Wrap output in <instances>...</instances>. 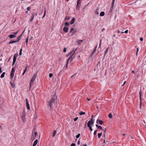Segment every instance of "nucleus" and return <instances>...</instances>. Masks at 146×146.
<instances>
[{
    "instance_id": "nucleus-1",
    "label": "nucleus",
    "mask_w": 146,
    "mask_h": 146,
    "mask_svg": "<svg viewBox=\"0 0 146 146\" xmlns=\"http://www.w3.org/2000/svg\"><path fill=\"white\" fill-rule=\"evenodd\" d=\"M57 96L55 94L51 98L50 100L48 102V105L51 108L53 107V104L56 103L57 101Z\"/></svg>"
},
{
    "instance_id": "nucleus-2",
    "label": "nucleus",
    "mask_w": 146,
    "mask_h": 146,
    "mask_svg": "<svg viewBox=\"0 0 146 146\" xmlns=\"http://www.w3.org/2000/svg\"><path fill=\"white\" fill-rule=\"evenodd\" d=\"M38 72H36V74H34L33 75L32 78L31 79V80L30 81L31 83H33L34 82L35 80V79L36 78V76L37 75Z\"/></svg>"
},
{
    "instance_id": "nucleus-3",
    "label": "nucleus",
    "mask_w": 146,
    "mask_h": 146,
    "mask_svg": "<svg viewBox=\"0 0 146 146\" xmlns=\"http://www.w3.org/2000/svg\"><path fill=\"white\" fill-rule=\"evenodd\" d=\"M81 3L80 0H77L76 5V9L78 10H79L80 8Z\"/></svg>"
},
{
    "instance_id": "nucleus-4",
    "label": "nucleus",
    "mask_w": 146,
    "mask_h": 146,
    "mask_svg": "<svg viewBox=\"0 0 146 146\" xmlns=\"http://www.w3.org/2000/svg\"><path fill=\"white\" fill-rule=\"evenodd\" d=\"M21 118L23 121L25 120V112L24 109L23 110L22 113V115L21 116Z\"/></svg>"
},
{
    "instance_id": "nucleus-5",
    "label": "nucleus",
    "mask_w": 146,
    "mask_h": 146,
    "mask_svg": "<svg viewBox=\"0 0 146 146\" xmlns=\"http://www.w3.org/2000/svg\"><path fill=\"white\" fill-rule=\"evenodd\" d=\"M69 28L68 27L64 26L63 29V31L65 33H67L68 32Z\"/></svg>"
},
{
    "instance_id": "nucleus-6",
    "label": "nucleus",
    "mask_w": 146,
    "mask_h": 146,
    "mask_svg": "<svg viewBox=\"0 0 146 146\" xmlns=\"http://www.w3.org/2000/svg\"><path fill=\"white\" fill-rule=\"evenodd\" d=\"M94 119H93L92 118H91L88 122L87 126L90 125L91 126V123H92V121H93L94 120Z\"/></svg>"
},
{
    "instance_id": "nucleus-7",
    "label": "nucleus",
    "mask_w": 146,
    "mask_h": 146,
    "mask_svg": "<svg viewBox=\"0 0 146 146\" xmlns=\"http://www.w3.org/2000/svg\"><path fill=\"white\" fill-rule=\"evenodd\" d=\"M35 15V12H33L32 13V14L31 17V19L29 20V21L30 22L32 21L33 20Z\"/></svg>"
},
{
    "instance_id": "nucleus-8",
    "label": "nucleus",
    "mask_w": 146,
    "mask_h": 146,
    "mask_svg": "<svg viewBox=\"0 0 146 146\" xmlns=\"http://www.w3.org/2000/svg\"><path fill=\"white\" fill-rule=\"evenodd\" d=\"M75 21V19L74 17H73L70 21V24L71 25L73 24Z\"/></svg>"
},
{
    "instance_id": "nucleus-9",
    "label": "nucleus",
    "mask_w": 146,
    "mask_h": 146,
    "mask_svg": "<svg viewBox=\"0 0 146 146\" xmlns=\"http://www.w3.org/2000/svg\"><path fill=\"white\" fill-rule=\"evenodd\" d=\"M16 35H14V34H11L9 35L8 37L11 38H12L15 37H16Z\"/></svg>"
},
{
    "instance_id": "nucleus-10",
    "label": "nucleus",
    "mask_w": 146,
    "mask_h": 146,
    "mask_svg": "<svg viewBox=\"0 0 146 146\" xmlns=\"http://www.w3.org/2000/svg\"><path fill=\"white\" fill-rule=\"evenodd\" d=\"M18 56V53H17L14 54L13 59L16 60Z\"/></svg>"
},
{
    "instance_id": "nucleus-11",
    "label": "nucleus",
    "mask_w": 146,
    "mask_h": 146,
    "mask_svg": "<svg viewBox=\"0 0 146 146\" xmlns=\"http://www.w3.org/2000/svg\"><path fill=\"white\" fill-rule=\"evenodd\" d=\"M83 42V40H78L76 42L77 43L78 45H80L81 44V42Z\"/></svg>"
},
{
    "instance_id": "nucleus-12",
    "label": "nucleus",
    "mask_w": 146,
    "mask_h": 146,
    "mask_svg": "<svg viewBox=\"0 0 146 146\" xmlns=\"http://www.w3.org/2000/svg\"><path fill=\"white\" fill-rule=\"evenodd\" d=\"M38 142V140L37 139L35 140L33 143V146H35L37 144Z\"/></svg>"
},
{
    "instance_id": "nucleus-13",
    "label": "nucleus",
    "mask_w": 146,
    "mask_h": 146,
    "mask_svg": "<svg viewBox=\"0 0 146 146\" xmlns=\"http://www.w3.org/2000/svg\"><path fill=\"white\" fill-rule=\"evenodd\" d=\"M139 99L140 101H141V89H140V91L139 92Z\"/></svg>"
},
{
    "instance_id": "nucleus-14",
    "label": "nucleus",
    "mask_w": 146,
    "mask_h": 146,
    "mask_svg": "<svg viewBox=\"0 0 146 146\" xmlns=\"http://www.w3.org/2000/svg\"><path fill=\"white\" fill-rule=\"evenodd\" d=\"M26 106L27 107V109L28 110H30V107L29 102L26 103Z\"/></svg>"
},
{
    "instance_id": "nucleus-15",
    "label": "nucleus",
    "mask_w": 146,
    "mask_h": 146,
    "mask_svg": "<svg viewBox=\"0 0 146 146\" xmlns=\"http://www.w3.org/2000/svg\"><path fill=\"white\" fill-rule=\"evenodd\" d=\"M29 34H28V36L27 37V38H26V41L25 42L26 43V45L27 46L28 43V39H29Z\"/></svg>"
},
{
    "instance_id": "nucleus-16",
    "label": "nucleus",
    "mask_w": 146,
    "mask_h": 146,
    "mask_svg": "<svg viewBox=\"0 0 146 146\" xmlns=\"http://www.w3.org/2000/svg\"><path fill=\"white\" fill-rule=\"evenodd\" d=\"M10 83L12 88H14L15 87V84H13L11 82H10Z\"/></svg>"
},
{
    "instance_id": "nucleus-17",
    "label": "nucleus",
    "mask_w": 146,
    "mask_h": 146,
    "mask_svg": "<svg viewBox=\"0 0 146 146\" xmlns=\"http://www.w3.org/2000/svg\"><path fill=\"white\" fill-rule=\"evenodd\" d=\"M14 73L11 72L10 73V78L11 79H12L14 76Z\"/></svg>"
},
{
    "instance_id": "nucleus-18",
    "label": "nucleus",
    "mask_w": 146,
    "mask_h": 146,
    "mask_svg": "<svg viewBox=\"0 0 146 146\" xmlns=\"http://www.w3.org/2000/svg\"><path fill=\"white\" fill-rule=\"evenodd\" d=\"M105 15V13L104 11L101 12L100 14V16L101 17H102L104 15Z\"/></svg>"
},
{
    "instance_id": "nucleus-19",
    "label": "nucleus",
    "mask_w": 146,
    "mask_h": 146,
    "mask_svg": "<svg viewBox=\"0 0 146 146\" xmlns=\"http://www.w3.org/2000/svg\"><path fill=\"white\" fill-rule=\"evenodd\" d=\"M104 122L103 121L101 120H99L98 123L100 125H102L103 123Z\"/></svg>"
},
{
    "instance_id": "nucleus-20",
    "label": "nucleus",
    "mask_w": 146,
    "mask_h": 146,
    "mask_svg": "<svg viewBox=\"0 0 146 146\" xmlns=\"http://www.w3.org/2000/svg\"><path fill=\"white\" fill-rule=\"evenodd\" d=\"M5 72H3L2 74H1V75L0 76L1 78H3L4 77L5 75Z\"/></svg>"
},
{
    "instance_id": "nucleus-21",
    "label": "nucleus",
    "mask_w": 146,
    "mask_h": 146,
    "mask_svg": "<svg viewBox=\"0 0 146 146\" xmlns=\"http://www.w3.org/2000/svg\"><path fill=\"white\" fill-rule=\"evenodd\" d=\"M27 66H26L25 67V69L24 70V72H23V73L22 74V75L23 76L24 75V74L25 73L26 71L27 70Z\"/></svg>"
},
{
    "instance_id": "nucleus-22",
    "label": "nucleus",
    "mask_w": 146,
    "mask_h": 146,
    "mask_svg": "<svg viewBox=\"0 0 146 146\" xmlns=\"http://www.w3.org/2000/svg\"><path fill=\"white\" fill-rule=\"evenodd\" d=\"M56 132H57L56 130H54V131L53 133L52 136L53 137H54L55 136V135L56 134Z\"/></svg>"
},
{
    "instance_id": "nucleus-23",
    "label": "nucleus",
    "mask_w": 146,
    "mask_h": 146,
    "mask_svg": "<svg viewBox=\"0 0 146 146\" xmlns=\"http://www.w3.org/2000/svg\"><path fill=\"white\" fill-rule=\"evenodd\" d=\"M15 40H11L9 42V44H11L14 43H16Z\"/></svg>"
},
{
    "instance_id": "nucleus-24",
    "label": "nucleus",
    "mask_w": 146,
    "mask_h": 146,
    "mask_svg": "<svg viewBox=\"0 0 146 146\" xmlns=\"http://www.w3.org/2000/svg\"><path fill=\"white\" fill-rule=\"evenodd\" d=\"M70 54V55L69 58L70 59H71L73 57V56L74 54V53L73 52H72V54Z\"/></svg>"
},
{
    "instance_id": "nucleus-25",
    "label": "nucleus",
    "mask_w": 146,
    "mask_h": 146,
    "mask_svg": "<svg viewBox=\"0 0 146 146\" xmlns=\"http://www.w3.org/2000/svg\"><path fill=\"white\" fill-rule=\"evenodd\" d=\"M114 5V3H113V1H112V3H111V7L110 8V11H111L113 9V6Z\"/></svg>"
},
{
    "instance_id": "nucleus-26",
    "label": "nucleus",
    "mask_w": 146,
    "mask_h": 146,
    "mask_svg": "<svg viewBox=\"0 0 146 146\" xmlns=\"http://www.w3.org/2000/svg\"><path fill=\"white\" fill-rule=\"evenodd\" d=\"M108 116L111 119L112 117V116L111 113H110V114L108 115Z\"/></svg>"
},
{
    "instance_id": "nucleus-27",
    "label": "nucleus",
    "mask_w": 146,
    "mask_h": 146,
    "mask_svg": "<svg viewBox=\"0 0 146 146\" xmlns=\"http://www.w3.org/2000/svg\"><path fill=\"white\" fill-rule=\"evenodd\" d=\"M70 17H67V16H66L65 19H64V21H66V20H68L70 19Z\"/></svg>"
},
{
    "instance_id": "nucleus-28",
    "label": "nucleus",
    "mask_w": 146,
    "mask_h": 146,
    "mask_svg": "<svg viewBox=\"0 0 146 146\" xmlns=\"http://www.w3.org/2000/svg\"><path fill=\"white\" fill-rule=\"evenodd\" d=\"M95 13L96 14L98 15L99 14L98 13V9H97L95 11Z\"/></svg>"
},
{
    "instance_id": "nucleus-29",
    "label": "nucleus",
    "mask_w": 146,
    "mask_h": 146,
    "mask_svg": "<svg viewBox=\"0 0 146 146\" xmlns=\"http://www.w3.org/2000/svg\"><path fill=\"white\" fill-rule=\"evenodd\" d=\"M102 132L99 133L98 134V136L99 138H100L102 135Z\"/></svg>"
},
{
    "instance_id": "nucleus-30",
    "label": "nucleus",
    "mask_w": 146,
    "mask_h": 146,
    "mask_svg": "<svg viewBox=\"0 0 146 146\" xmlns=\"http://www.w3.org/2000/svg\"><path fill=\"white\" fill-rule=\"evenodd\" d=\"M21 38H20V37H19L17 38V39L16 40H15L16 42H19V41L20 40V39H21Z\"/></svg>"
},
{
    "instance_id": "nucleus-31",
    "label": "nucleus",
    "mask_w": 146,
    "mask_h": 146,
    "mask_svg": "<svg viewBox=\"0 0 146 146\" xmlns=\"http://www.w3.org/2000/svg\"><path fill=\"white\" fill-rule=\"evenodd\" d=\"M84 122V121L82 120L81 122H80L79 124V126L80 127L82 125V123H83Z\"/></svg>"
},
{
    "instance_id": "nucleus-32",
    "label": "nucleus",
    "mask_w": 146,
    "mask_h": 146,
    "mask_svg": "<svg viewBox=\"0 0 146 146\" xmlns=\"http://www.w3.org/2000/svg\"><path fill=\"white\" fill-rule=\"evenodd\" d=\"M15 69L14 68V67H13L11 69V72L15 73Z\"/></svg>"
},
{
    "instance_id": "nucleus-33",
    "label": "nucleus",
    "mask_w": 146,
    "mask_h": 146,
    "mask_svg": "<svg viewBox=\"0 0 146 146\" xmlns=\"http://www.w3.org/2000/svg\"><path fill=\"white\" fill-rule=\"evenodd\" d=\"M85 113L84 112H83L82 111H81L80 113H79V114L80 115H84L85 114Z\"/></svg>"
},
{
    "instance_id": "nucleus-34",
    "label": "nucleus",
    "mask_w": 146,
    "mask_h": 146,
    "mask_svg": "<svg viewBox=\"0 0 146 146\" xmlns=\"http://www.w3.org/2000/svg\"><path fill=\"white\" fill-rule=\"evenodd\" d=\"M69 25V23L68 22H66L64 23L65 26H68Z\"/></svg>"
},
{
    "instance_id": "nucleus-35",
    "label": "nucleus",
    "mask_w": 146,
    "mask_h": 146,
    "mask_svg": "<svg viewBox=\"0 0 146 146\" xmlns=\"http://www.w3.org/2000/svg\"><path fill=\"white\" fill-rule=\"evenodd\" d=\"M108 48H106V50H105V52L104 56H105V55L106 54L107 52H108Z\"/></svg>"
},
{
    "instance_id": "nucleus-36",
    "label": "nucleus",
    "mask_w": 146,
    "mask_h": 146,
    "mask_svg": "<svg viewBox=\"0 0 146 146\" xmlns=\"http://www.w3.org/2000/svg\"><path fill=\"white\" fill-rule=\"evenodd\" d=\"M46 13V10L45 9H44V14L43 16L42 17V19H43L45 16Z\"/></svg>"
},
{
    "instance_id": "nucleus-37",
    "label": "nucleus",
    "mask_w": 146,
    "mask_h": 146,
    "mask_svg": "<svg viewBox=\"0 0 146 146\" xmlns=\"http://www.w3.org/2000/svg\"><path fill=\"white\" fill-rule=\"evenodd\" d=\"M106 133V129H105L104 130V133L103 135V137L105 138V136H106V134L105 133Z\"/></svg>"
},
{
    "instance_id": "nucleus-38",
    "label": "nucleus",
    "mask_w": 146,
    "mask_h": 146,
    "mask_svg": "<svg viewBox=\"0 0 146 146\" xmlns=\"http://www.w3.org/2000/svg\"><path fill=\"white\" fill-rule=\"evenodd\" d=\"M74 30V29L73 27H72L71 28L70 31V32L72 33L73 32V31Z\"/></svg>"
},
{
    "instance_id": "nucleus-39",
    "label": "nucleus",
    "mask_w": 146,
    "mask_h": 146,
    "mask_svg": "<svg viewBox=\"0 0 146 146\" xmlns=\"http://www.w3.org/2000/svg\"><path fill=\"white\" fill-rule=\"evenodd\" d=\"M87 126L89 128L90 130L91 131H92V127L91 126L89 125L88 126Z\"/></svg>"
},
{
    "instance_id": "nucleus-40",
    "label": "nucleus",
    "mask_w": 146,
    "mask_h": 146,
    "mask_svg": "<svg viewBox=\"0 0 146 146\" xmlns=\"http://www.w3.org/2000/svg\"><path fill=\"white\" fill-rule=\"evenodd\" d=\"M142 123L143 125L146 126V121L145 120H144L143 121V122H142Z\"/></svg>"
},
{
    "instance_id": "nucleus-41",
    "label": "nucleus",
    "mask_w": 146,
    "mask_h": 146,
    "mask_svg": "<svg viewBox=\"0 0 146 146\" xmlns=\"http://www.w3.org/2000/svg\"><path fill=\"white\" fill-rule=\"evenodd\" d=\"M35 137L33 139H35L36 137V135H37V133L36 132H35Z\"/></svg>"
},
{
    "instance_id": "nucleus-42",
    "label": "nucleus",
    "mask_w": 146,
    "mask_h": 146,
    "mask_svg": "<svg viewBox=\"0 0 146 146\" xmlns=\"http://www.w3.org/2000/svg\"><path fill=\"white\" fill-rule=\"evenodd\" d=\"M80 133H78V135H77L76 136V138H79L80 137Z\"/></svg>"
},
{
    "instance_id": "nucleus-43",
    "label": "nucleus",
    "mask_w": 146,
    "mask_h": 146,
    "mask_svg": "<svg viewBox=\"0 0 146 146\" xmlns=\"http://www.w3.org/2000/svg\"><path fill=\"white\" fill-rule=\"evenodd\" d=\"M76 74V73L74 74L73 75L71 76V78H75Z\"/></svg>"
},
{
    "instance_id": "nucleus-44",
    "label": "nucleus",
    "mask_w": 146,
    "mask_h": 146,
    "mask_svg": "<svg viewBox=\"0 0 146 146\" xmlns=\"http://www.w3.org/2000/svg\"><path fill=\"white\" fill-rule=\"evenodd\" d=\"M16 61V60H15L14 59L13 60V63H12V66H13L14 65Z\"/></svg>"
},
{
    "instance_id": "nucleus-45",
    "label": "nucleus",
    "mask_w": 146,
    "mask_h": 146,
    "mask_svg": "<svg viewBox=\"0 0 146 146\" xmlns=\"http://www.w3.org/2000/svg\"><path fill=\"white\" fill-rule=\"evenodd\" d=\"M77 32V30L76 29H74V30L72 32L73 33L75 34Z\"/></svg>"
},
{
    "instance_id": "nucleus-46",
    "label": "nucleus",
    "mask_w": 146,
    "mask_h": 146,
    "mask_svg": "<svg viewBox=\"0 0 146 146\" xmlns=\"http://www.w3.org/2000/svg\"><path fill=\"white\" fill-rule=\"evenodd\" d=\"M19 31H17L16 32L13 33V34H14V35H16L18 33Z\"/></svg>"
},
{
    "instance_id": "nucleus-47",
    "label": "nucleus",
    "mask_w": 146,
    "mask_h": 146,
    "mask_svg": "<svg viewBox=\"0 0 146 146\" xmlns=\"http://www.w3.org/2000/svg\"><path fill=\"white\" fill-rule=\"evenodd\" d=\"M53 76V74L52 73H50L49 74V77L50 78H51Z\"/></svg>"
},
{
    "instance_id": "nucleus-48",
    "label": "nucleus",
    "mask_w": 146,
    "mask_h": 146,
    "mask_svg": "<svg viewBox=\"0 0 146 146\" xmlns=\"http://www.w3.org/2000/svg\"><path fill=\"white\" fill-rule=\"evenodd\" d=\"M98 128L99 129H100L101 130H102V127L100 125H99V126L98 127Z\"/></svg>"
},
{
    "instance_id": "nucleus-49",
    "label": "nucleus",
    "mask_w": 146,
    "mask_h": 146,
    "mask_svg": "<svg viewBox=\"0 0 146 146\" xmlns=\"http://www.w3.org/2000/svg\"><path fill=\"white\" fill-rule=\"evenodd\" d=\"M97 131V130H95L94 131V132L93 134L94 136H95V135H96V134Z\"/></svg>"
},
{
    "instance_id": "nucleus-50",
    "label": "nucleus",
    "mask_w": 146,
    "mask_h": 146,
    "mask_svg": "<svg viewBox=\"0 0 146 146\" xmlns=\"http://www.w3.org/2000/svg\"><path fill=\"white\" fill-rule=\"evenodd\" d=\"M66 48H64L63 49V52H66Z\"/></svg>"
},
{
    "instance_id": "nucleus-51",
    "label": "nucleus",
    "mask_w": 146,
    "mask_h": 146,
    "mask_svg": "<svg viewBox=\"0 0 146 146\" xmlns=\"http://www.w3.org/2000/svg\"><path fill=\"white\" fill-rule=\"evenodd\" d=\"M78 117H76V118H75L74 119V121H76L78 120Z\"/></svg>"
},
{
    "instance_id": "nucleus-52",
    "label": "nucleus",
    "mask_w": 146,
    "mask_h": 146,
    "mask_svg": "<svg viewBox=\"0 0 146 146\" xmlns=\"http://www.w3.org/2000/svg\"><path fill=\"white\" fill-rule=\"evenodd\" d=\"M139 50V48H137V52H136L137 55V54H138V52Z\"/></svg>"
},
{
    "instance_id": "nucleus-53",
    "label": "nucleus",
    "mask_w": 146,
    "mask_h": 146,
    "mask_svg": "<svg viewBox=\"0 0 146 146\" xmlns=\"http://www.w3.org/2000/svg\"><path fill=\"white\" fill-rule=\"evenodd\" d=\"M33 83H31V82H30V86H29V88H31V85H33Z\"/></svg>"
},
{
    "instance_id": "nucleus-54",
    "label": "nucleus",
    "mask_w": 146,
    "mask_h": 146,
    "mask_svg": "<svg viewBox=\"0 0 146 146\" xmlns=\"http://www.w3.org/2000/svg\"><path fill=\"white\" fill-rule=\"evenodd\" d=\"M73 52V50H72V51H70V53H68V54L67 55V56H68L70 54H72V53Z\"/></svg>"
},
{
    "instance_id": "nucleus-55",
    "label": "nucleus",
    "mask_w": 146,
    "mask_h": 146,
    "mask_svg": "<svg viewBox=\"0 0 146 146\" xmlns=\"http://www.w3.org/2000/svg\"><path fill=\"white\" fill-rule=\"evenodd\" d=\"M33 39V36H31L29 39V40L31 41Z\"/></svg>"
},
{
    "instance_id": "nucleus-56",
    "label": "nucleus",
    "mask_w": 146,
    "mask_h": 146,
    "mask_svg": "<svg viewBox=\"0 0 146 146\" xmlns=\"http://www.w3.org/2000/svg\"><path fill=\"white\" fill-rule=\"evenodd\" d=\"M94 120L93 121H92V123H91V126H93L94 125Z\"/></svg>"
},
{
    "instance_id": "nucleus-57",
    "label": "nucleus",
    "mask_w": 146,
    "mask_h": 146,
    "mask_svg": "<svg viewBox=\"0 0 146 146\" xmlns=\"http://www.w3.org/2000/svg\"><path fill=\"white\" fill-rule=\"evenodd\" d=\"M27 9L28 11H29L31 10V7H29L27 8Z\"/></svg>"
},
{
    "instance_id": "nucleus-58",
    "label": "nucleus",
    "mask_w": 146,
    "mask_h": 146,
    "mask_svg": "<svg viewBox=\"0 0 146 146\" xmlns=\"http://www.w3.org/2000/svg\"><path fill=\"white\" fill-rule=\"evenodd\" d=\"M2 72V68L1 66H0V74H1Z\"/></svg>"
},
{
    "instance_id": "nucleus-59",
    "label": "nucleus",
    "mask_w": 146,
    "mask_h": 146,
    "mask_svg": "<svg viewBox=\"0 0 146 146\" xmlns=\"http://www.w3.org/2000/svg\"><path fill=\"white\" fill-rule=\"evenodd\" d=\"M76 144L75 143H72L71 145V146H75Z\"/></svg>"
},
{
    "instance_id": "nucleus-60",
    "label": "nucleus",
    "mask_w": 146,
    "mask_h": 146,
    "mask_svg": "<svg viewBox=\"0 0 146 146\" xmlns=\"http://www.w3.org/2000/svg\"><path fill=\"white\" fill-rule=\"evenodd\" d=\"M140 109H141V101H140Z\"/></svg>"
},
{
    "instance_id": "nucleus-61",
    "label": "nucleus",
    "mask_w": 146,
    "mask_h": 146,
    "mask_svg": "<svg viewBox=\"0 0 146 146\" xmlns=\"http://www.w3.org/2000/svg\"><path fill=\"white\" fill-rule=\"evenodd\" d=\"M128 30H125V32H124V33H126V34H127V33L128 32Z\"/></svg>"
},
{
    "instance_id": "nucleus-62",
    "label": "nucleus",
    "mask_w": 146,
    "mask_h": 146,
    "mask_svg": "<svg viewBox=\"0 0 146 146\" xmlns=\"http://www.w3.org/2000/svg\"><path fill=\"white\" fill-rule=\"evenodd\" d=\"M93 54V53L92 52V53L90 54V57H91L92 56Z\"/></svg>"
},
{
    "instance_id": "nucleus-63",
    "label": "nucleus",
    "mask_w": 146,
    "mask_h": 146,
    "mask_svg": "<svg viewBox=\"0 0 146 146\" xmlns=\"http://www.w3.org/2000/svg\"><path fill=\"white\" fill-rule=\"evenodd\" d=\"M97 46V45H96V46L95 47V48L94 49V50H94V51H96V49Z\"/></svg>"
},
{
    "instance_id": "nucleus-64",
    "label": "nucleus",
    "mask_w": 146,
    "mask_h": 146,
    "mask_svg": "<svg viewBox=\"0 0 146 146\" xmlns=\"http://www.w3.org/2000/svg\"><path fill=\"white\" fill-rule=\"evenodd\" d=\"M140 40L141 41H143V38L142 37H141L140 38Z\"/></svg>"
}]
</instances>
